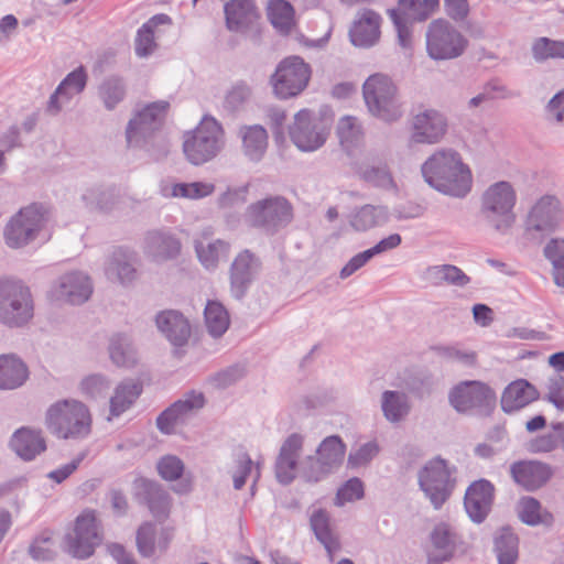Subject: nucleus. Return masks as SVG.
Returning <instances> with one entry per match:
<instances>
[{
	"label": "nucleus",
	"mask_w": 564,
	"mask_h": 564,
	"mask_svg": "<svg viewBox=\"0 0 564 564\" xmlns=\"http://www.w3.org/2000/svg\"><path fill=\"white\" fill-rule=\"evenodd\" d=\"M59 531H43L29 546L30 555L37 561H52L59 549Z\"/></svg>",
	"instance_id": "c03bdc74"
},
{
	"label": "nucleus",
	"mask_w": 564,
	"mask_h": 564,
	"mask_svg": "<svg viewBox=\"0 0 564 564\" xmlns=\"http://www.w3.org/2000/svg\"><path fill=\"white\" fill-rule=\"evenodd\" d=\"M449 404L466 415L489 416L497 405L496 392L485 382L462 381L451 389Z\"/></svg>",
	"instance_id": "9b49d317"
},
{
	"label": "nucleus",
	"mask_w": 564,
	"mask_h": 564,
	"mask_svg": "<svg viewBox=\"0 0 564 564\" xmlns=\"http://www.w3.org/2000/svg\"><path fill=\"white\" fill-rule=\"evenodd\" d=\"M143 496L152 516L159 521H164L171 510V497L169 492L158 482L144 480Z\"/></svg>",
	"instance_id": "4c0bfd02"
},
{
	"label": "nucleus",
	"mask_w": 564,
	"mask_h": 564,
	"mask_svg": "<svg viewBox=\"0 0 564 564\" xmlns=\"http://www.w3.org/2000/svg\"><path fill=\"white\" fill-rule=\"evenodd\" d=\"M47 223V210L33 203L10 217L3 228V239L11 249H21L32 243Z\"/></svg>",
	"instance_id": "9d476101"
},
{
	"label": "nucleus",
	"mask_w": 564,
	"mask_h": 564,
	"mask_svg": "<svg viewBox=\"0 0 564 564\" xmlns=\"http://www.w3.org/2000/svg\"><path fill=\"white\" fill-rule=\"evenodd\" d=\"M135 539L140 554L150 557L166 550L171 535L169 531H137Z\"/></svg>",
	"instance_id": "de8ad7c7"
},
{
	"label": "nucleus",
	"mask_w": 564,
	"mask_h": 564,
	"mask_svg": "<svg viewBox=\"0 0 564 564\" xmlns=\"http://www.w3.org/2000/svg\"><path fill=\"white\" fill-rule=\"evenodd\" d=\"M468 43V39L443 18L431 21L425 31L426 53L435 62L460 57L466 52Z\"/></svg>",
	"instance_id": "6e6552de"
},
{
	"label": "nucleus",
	"mask_w": 564,
	"mask_h": 564,
	"mask_svg": "<svg viewBox=\"0 0 564 564\" xmlns=\"http://www.w3.org/2000/svg\"><path fill=\"white\" fill-rule=\"evenodd\" d=\"M235 466L232 470L230 471L232 480H234V488L236 490H240L247 481L248 476H253V481L251 485V494H254L257 481L260 478V464H256V468L253 470V462L250 458L249 454L246 452H239L235 456Z\"/></svg>",
	"instance_id": "37998d69"
},
{
	"label": "nucleus",
	"mask_w": 564,
	"mask_h": 564,
	"mask_svg": "<svg viewBox=\"0 0 564 564\" xmlns=\"http://www.w3.org/2000/svg\"><path fill=\"white\" fill-rule=\"evenodd\" d=\"M456 468L446 460H429L419 471L420 489L435 510H440L452 497L456 487Z\"/></svg>",
	"instance_id": "1a4fd4ad"
},
{
	"label": "nucleus",
	"mask_w": 564,
	"mask_h": 564,
	"mask_svg": "<svg viewBox=\"0 0 564 564\" xmlns=\"http://www.w3.org/2000/svg\"><path fill=\"white\" fill-rule=\"evenodd\" d=\"M82 200L89 210L109 212L117 206L119 195L115 188L90 186L82 194Z\"/></svg>",
	"instance_id": "a19ab883"
},
{
	"label": "nucleus",
	"mask_w": 564,
	"mask_h": 564,
	"mask_svg": "<svg viewBox=\"0 0 564 564\" xmlns=\"http://www.w3.org/2000/svg\"><path fill=\"white\" fill-rule=\"evenodd\" d=\"M424 181L434 189L453 197H465L471 189V172L453 149L435 151L422 164Z\"/></svg>",
	"instance_id": "f257e3e1"
},
{
	"label": "nucleus",
	"mask_w": 564,
	"mask_h": 564,
	"mask_svg": "<svg viewBox=\"0 0 564 564\" xmlns=\"http://www.w3.org/2000/svg\"><path fill=\"white\" fill-rule=\"evenodd\" d=\"M456 549L454 531H432L424 546L426 564H443L452 560Z\"/></svg>",
	"instance_id": "c756f323"
},
{
	"label": "nucleus",
	"mask_w": 564,
	"mask_h": 564,
	"mask_svg": "<svg viewBox=\"0 0 564 564\" xmlns=\"http://www.w3.org/2000/svg\"><path fill=\"white\" fill-rule=\"evenodd\" d=\"M137 263L138 257L134 251L117 248L106 262L105 273L108 279L117 281L122 285H128L137 279Z\"/></svg>",
	"instance_id": "393cba45"
},
{
	"label": "nucleus",
	"mask_w": 564,
	"mask_h": 564,
	"mask_svg": "<svg viewBox=\"0 0 564 564\" xmlns=\"http://www.w3.org/2000/svg\"><path fill=\"white\" fill-rule=\"evenodd\" d=\"M364 497V484L359 478H351L347 480L337 491L335 503L343 506L346 502H351Z\"/></svg>",
	"instance_id": "338daca9"
},
{
	"label": "nucleus",
	"mask_w": 564,
	"mask_h": 564,
	"mask_svg": "<svg viewBox=\"0 0 564 564\" xmlns=\"http://www.w3.org/2000/svg\"><path fill=\"white\" fill-rule=\"evenodd\" d=\"M519 536L505 531L494 539V552L498 564H516L519 558Z\"/></svg>",
	"instance_id": "09e8293b"
},
{
	"label": "nucleus",
	"mask_w": 564,
	"mask_h": 564,
	"mask_svg": "<svg viewBox=\"0 0 564 564\" xmlns=\"http://www.w3.org/2000/svg\"><path fill=\"white\" fill-rule=\"evenodd\" d=\"M97 93L104 107L111 111L124 99L127 88L121 77L108 76L100 83Z\"/></svg>",
	"instance_id": "a18cd8bd"
},
{
	"label": "nucleus",
	"mask_w": 564,
	"mask_h": 564,
	"mask_svg": "<svg viewBox=\"0 0 564 564\" xmlns=\"http://www.w3.org/2000/svg\"><path fill=\"white\" fill-rule=\"evenodd\" d=\"M289 134L299 150L313 152L326 142L328 127L322 118L307 109H302L295 115Z\"/></svg>",
	"instance_id": "2eb2a0df"
},
{
	"label": "nucleus",
	"mask_w": 564,
	"mask_h": 564,
	"mask_svg": "<svg viewBox=\"0 0 564 564\" xmlns=\"http://www.w3.org/2000/svg\"><path fill=\"white\" fill-rule=\"evenodd\" d=\"M544 254L552 262L555 284L564 288V240H551L544 248Z\"/></svg>",
	"instance_id": "6e6d98bb"
},
{
	"label": "nucleus",
	"mask_w": 564,
	"mask_h": 564,
	"mask_svg": "<svg viewBox=\"0 0 564 564\" xmlns=\"http://www.w3.org/2000/svg\"><path fill=\"white\" fill-rule=\"evenodd\" d=\"M448 122L436 109H425L412 119L411 141L420 144H436L447 133Z\"/></svg>",
	"instance_id": "a211bd4d"
},
{
	"label": "nucleus",
	"mask_w": 564,
	"mask_h": 564,
	"mask_svg": "<svg viewBox=\"0 0 564 564\" xmlns=\"http://www.w3.org/2000/svg\"><path fill=\"white\" fill-rule=\"evenodd\" d=\"M143 386L139 380L124 379L118 383L109 400V420L118 417L129 410L142 393Z\"/></svg>",
	"instance_id": "7c9ffc66"
},
{
	"label": "nucleus",
	"mask_w": 564,
	"mask_h": 564,
	"mask_svg": "<svg viewBox=\"0 0 564 564\" xmlns=\"http://www.w3.org/2000/svg\"><path fill=\"white\" fill-rule=\"evenodd\" d=\"M205 405V397L202 392L195 390L187 392L183 399L175 401L172 406H176V413L185 422L194 412Z\"/></svg>",
	"instance_id": "e2e57ef3"
},
{
	"label": "nucleus",
	"mask_w": 564,
	"mask_h": 564,
	"mask_svg": "<svg viewBox=\"0 0 564 564\" xmlns=\"http://www.w3.org/2000/svg\"><path fill=\"white\" fill-rule=\"evenodd\" d=\"M517 194L509 182L490 185L481 198V215L486 223L500 234H507L516 221L513 208Z\"/></svg>",
	"instance_id": "0eeeda50"
},
{
	"label": "nucleus",
	"mask_w": 564,
	"mask_h": 564,
	"mask_svg": "<svg viewBox=\"0 0 564 564\" xmlns=\"http://www.w3.org/2000/svg\"><path fill=\"white\" fill-rule=\"evenodd\" d=\"M110 386V380L102 375H90L80 382L82 392L91 399L105 398Z\"/></svg>",
	"instance_id": "0e129e2a"
},
{
	"label": "nucleus",
	"mask_w": 564,
	"mask_h": 564,
	"mask_svg": "<svg viewBox=\"0 0 564 564\" xmlns=\"http://www.w3.org/2000/svg\"><path fill=\"white\" fill-rule=\"evenodd\" d=\"M109 357L117 367L131 368L138 361L132 339L126 334H115L109 339Z\"/></svg>",
	"instance_id": "58836bf2"
},
{
	"label": "nucleus",
	"mask_w": 564,
	"mask_h": 564,
	"mask_svg": "<svg viewBox=\"0 0 564 564\" xmlns=\"http://www.w3.org/2000/svg\"><path fill=\"white\" fill-rule=\"evenodd\" d=\"M346 445L338 435L325 437L316 449V455L334 471L341 465Z\"/></svg>",
	"instance_id": "49530a36"
},
{
	"label": "nucleus",
	"mask_w": 564,
	"mask_h": 564,
	"mask_svg": "<svg viewBox=\"0 0 564 564\" xmlns=\"http://www.w3.org/2000/svg\"><path fill=\"white\" fill-rule=\"evenodd\" d=\"M50 432L63 440L84 438L91 431L88 408L77 400H61L52 404L45 415Z\"/></svg>",
	"instance_id": "7ed1b4c3"
},
{
	"label": "nucleus",
	"mask_w": 564,
	"mask_h": 564,
	"mask_svg": "<svg viewBox=\"0 0 564 564\" xmlns=\"http://www.w3.org/2000/svg\"><path fill=\"white\" fill-rule=\"evenodd\" d=\"M248 191V184L239 187H229L226 192L219 195L217 199L218 207L224 210H230L242 206L247 202Z\"/></svg>",
	"instance_id": "69168bd1"
},
{
	"label": "nucleus",
	"mask_w": 564,
	"mask_h": 564,
	"mask_svg": "<svg viewBox=\"0 0 564 564\" xmlns=\"http://www.w3.org/2000/svg\"><path fill=\"white\" fill-rule=\"evenodd\" d=\"M161 24H171V18L164 13L155 14L137 33L134 50L139 57H147L156 47L154 30Z\"/></svg>",
	"instance_id": "ea45409f"
},
{
	"label": "nucleus",
	"mask_w": 564,
	"mask_h": 564,
	"mask_svg": "<svg viewBox=\"0 0 564 564\" xmlns=\"http://www.w3.org/2000/svg\"><path fill=\"white\" fill-rule=\"evenodd\" d=\"M424 279L434 286L453 285L464 288L470 278L454 264L430 265L424 272Z\"/></svg>",
	"instance_id": "e433bc0d"
},
{
	"label": "nucleus",
	"mask_w": 564,
	"mask_h": 564,
	"mask_svg": "<svg viewBox=\"0 0 564 564\" xmlns=\"http://www.w3.org/2000/svg\"><path fill=\"white\" fill-rule=\"evenodd\" d=\"M33 316L34 300L29 285L18 278H0V323L19 328L29 324Z\"/></svg>",
	"instance_id": "20e7f679"
},
{
	"label": "nucleus",
	"mask_w": 564,
	"mask_h": 564,
	"mask_svg": "<svg viewBox=\"0 0 564 564\" xmlns=\"http://www.w3.org/2000/svg\"><path fill=\"white\" fill-rule=\"evenodd\" d=\"M519 517L528 525L550 527L553 524V516L546 510H542L541 503L532 497L522 499Z\"/></svg>",
	"instance_id": "603ef678"
},
{
	"label": "nucleus",
	"mask_w": 564,
	"mask_h": 564,
	"mask_svg": "<svg viewBox=\"0 0 564 564\" xmlns=\"http://www.w3.org/2000/svg\"><path fill=\"white\" fill-rule=\"evenodd\" d=\"M225 143L221 123L206 115L193 132L186 134L183 151L189 163L202 165L215 159L223 151Z\"/></svg>",
	"instance_id": "39448f33"
},
{
	"label": "nucleus",
	"mask_w": 564,
	"mask_h": 564,
	"mask_svg": "<svg viewBox=\"0 0 564 564\" xmlns=\"http://www.w3.org/2000/svg\"><path fill=\"white\" fill-rule=\"evenodd\" d=\"M155 323L162 335L175 347L187 344L191 337V325L188 319L178 311L166 310L160 312Z\"/></svg>",
	"instance_id": "bb28decb"
},
{
	"label": "nucleus",
	"mask_w": 564,
	"mask_h": 564,
	"mask_svg": "<svg viewBox=\"0 0 564 564\" xmlns=\"http://www.w3.org/2000/svg\"><path fill=\"white\" fill-rule=\"evenodd\" d=\"M87 84V73L83 66L74 69L59 83L58 93L64 94V101H70V99L80 94Z\"/></svg>",
	"instance_id": "052dcab7"
},
{
	"label": "nucleus",
	"mask_w": 564,
	"mask_h": 564,
	"mask_svg": "<svg viewBox=\"0 0 564 564\" xmlns=\"http://www.w3.org/2000/svg\"><path fill=\"white\" fill-rule=\"evenodd\" d=\"M513 480L528 491L543 487L552 477V467L539 460H520L510 467Z\"/></svg>",
	"instance_id": "5701e85b"
},
{
	"label": "nucleus",
	"mask_w": 564,
	"mask_h": 564,
	"mask_svg": "<svg viewBox=\"0 0 564 564\" xmlns=\"http://www.w3.org/2000/svg\"><path fill=\"white\" fill-rule=\"evenodd\" d=\"M243 219L249 227L273 236L291 224L293 206L283 196H269L250 204Z\"/></svg>",
	"instance_id": "423d86ee"
},
{
	"label": "nucleus",
	"mask_w": 564,
	"mask_h": 564,
	"mask_svg": "<svg viewBox=\"0 0 564 564\" xmlns=\"http://www.w3.org/2000/svg\"><path fill=\"white\" fill-rule=\"evenodd\" d=\"M63 550L77 558H87L101 542L99 531H67L63 538Z\"/></svg>",
	"instance_id": "473e14b6"
},
{
	"label": "nucleus",
	"mask_w": 564,
	"mask_h": 564,
	"mask_svg": "<svg viewBox=\"0 0 564 564\" xmlns=\"http://www.w3.org/2000/svg\"><path fill=\"white\" fill-rule=\"evenodd\" d=\"M381 17L371 9H362L357 13L350 30L349 37L355 46L370 47L380 37Z\"/></svg>",
	"instance_id": "b1692460"
},
{
	"label": "nucleus",
	"mask_w": 564,
	"mask_h": 564,
	"mask_svg": "<svg viewBox=\"0 0 564 564\" xmlns=\"http://www.w3.org/2000/svg\"><path fill=\"white\" fill-rule=\"evenodd\" d=\"M359 174L365 182L372 186L383 189L394 187L392 175L386 164L365 165L360 167Z\"/></svg>",
	"instance_id": "13d9d810"
},
{
	"label": "nucleus",
	"mask_w": 564,
	"mask_h": 564,
	"mask_svg": "<svg viewBox=\"0 0 564 564\" xmlns=\"http://www.w3.org/2000/svg\"><path fill=\"white\" fill-rule=\"evenodd\" d=\"M93 294L90 278L79 271L61 275L51 289V296L55 301L79 305L89 300Z\"/></svg>",
	"instance_id": "f3484780"
},
{
	"label": "nucleus",
	"mask_w": 564,
	"mask_h": 564,
	"mask_svg": "<svg viewBox=\"0 0 564 564\" xmlns=\"http://www.w3.org/2000/svg\"><path fill=\"white\" fill-rule=\"evenodd\" d=\"M369 111L384 120L394 121L402 116V107L394 83L386 75H371L362 87Z\"/></svg>",
	"instance_id": "f8f14e48"
},
{
	"label": "nucleus",
	"mask_w": 564,
	"mask_h": 564,
	"mask_svg": "<svg viewBox=\"0 0 564 564\" xmlns=\"http://www.w3.org/2000/svg\"><path fill=\"white\" fill-rule=\"evenodd\" d=\"M440 0H398L397 8L387 10L403 48L412 44V25L429 19L438 8Z\"/></svg>",
	"instance_id": "4468645a"
},
{
	"label": "nucleus",
	"mask_w": 564,
	"mask_h": 564,
	"mask_svg": "<svg viewBox=\"0 0 564 564\" xmlns=\"http://www.w3.org/2000/svg\"><path fill=\"white\" fill-rule=\"evenodd\" d=\"M332 473L334 470L325 466L317 455L305 457L299 465V474L307 482H318Z\"/></svg>",
	"instance_id": "5fc2aeb1"
},
{
	"label": "nucleus",
	"mask_w": 564,
	"mask_h": 564,
	"mask_svg": "<svg viewBox=\"0 0 564 564\" xmlns=\"http://www.w3.org/2000/svg\"><path fill=\"white\" fill-rule=\"evenodd\" d=\"M224 13L226 28L237 33L252 30L261 17L253 0H230L225 3Z\"/></svg>",
	"instance_id": "4be33fe9"
},
{
	"label": "nucleus",
	"mask_w": 564,
	"mask_h": 564,
	"mask_svg": "<svg viewBox=\"0 0 564 564\" xmlns=\"http://www.w3.org/2000/svg\"><path fill=\"white\" fill-rule=\"evenodd\" d=\"M532 56L536 62L550 58H564V41L539 37L532 44Z\"/></svg>",
	"instance_id": "4d7b16f0"
},
{
	"label": "nucleus",
	"mask_w": 564,
	"mask_h": 564,
	"mask_svg": "<svg viewBox=\"0 0 564 564\" xmlns=\"http://www.w3.org/2000/svg\"><path fill=\"white\" fill-rule=\"evenodd\" d=\"M495 498V487L486 479H479L469 485L464 497V507L469 519L475 524L482 523L491 511Z\"/></svg>",
	"instance_id": "aec40b11"
},
{
	"label": "nucleus",
	"mask_w": 564,
	"mask_h": 564,
	"mask_svg": "<svg viewBox=\"0 0 564 564\" xmlns=\"http://www.w3.org/2000/svg\"><path fill=\"white\" fill-rule=\"evenodd\" d=\"M251 87L245 82L236 83L226 94L224 109L228 112L239 111L251 98Z\"/></svg>",
	"instance_id": "680f3d73"
},
{
	"label": "nucleus",
	"mask_w": 564,
	"mask_h": 564,
	"mask_svg": "<svg viewBox=\"0 0 564 564\" xmlns=\"http://www.w3.org/2000/svg\"><path fill=\"white\" fill-rule=\"evenodd\" d=\"M294 10L285 0H271L268 6V18L272 25L283 33L290 32L293 25Z\"/></svg>",
	"instance_id": "3c124183"
},
{
	"label": "nucleus",
	"mask_w": 564,
	"mask_h": 564,
	"mask_svg": "<svg viewBox=\"0 0 564 564\" xmlns=\"http://www.w3.org/2000/svg\"><path fill=\"white\" fill-rule=\"evenodd\" d=\"M311 66L300 56L283 58L270 77L273 94L279 99H289L300 95L311 79Z\"/></svg>",
	"instance_id": "ddd939ff"
},
{
	"label": "nucleus",
	"mask_w": 564,
	"mask_h": 564,
	"mask_svg": "<svg viewBox=\"0 0 564 564\" xmlns=\"http://www.w3.org/2000/svg\"><path fill=\"white\" fill-rule=\"evenodd\" d=\"M261 270L260 259L250 250L245 249L234 259L229 268L230 294L242 300Z\"/></svg>",
	"instance_id": "dca6fc26"
},
{
	"label": "nucleus",
	"mask_w": 564,
	"mask_h": 564,
	"mask_svg": "<svg viewBox=\"0 0 564 564\" xmlns=\"http://www.w3.org/2000/svg\"><path fill=\"white\" fill-rule=\"evenodd\" d=\"M337 134L340 144L347 151L357 147L362 139L361 127L357 118L350 116L341 118L337 124Z\"/></svg>",
	"instance_id": "864d4df0"
},
{
	"label": "nucleus",
	"mask_w": 564,
	"mask_h": 564,
	"mask_svg": "<svg viewBox=\"0 0 564 564\" xmlns=\"http://www.w3.org/2000/svg\"><path fill=\"white\" fill-rule=\"evenodd\" d=\"M540 397L536 388L524 379H518L509 383L501 395L500 405L505 413H514Z\"/></svg>",
	"instance_id": "cd10ccee"
},
{
	"label": "nucleus",
	"mask_w": 564,
	"mask_h": 564,
	"mask_svg": "<svg viewBox=\"0 0 564 564\" xmlns=\"http://www.w3.org/2000/svg\"><path fill=\"white\" fill-rule=\"evenodd\" d=\"M383 417L392 424L404 421L412 410L410 397L398 390H384L380 399Z\"/></svg>",
	"instance_id": "2f4dec72"
},
{
	"label": "nucleus",
	"mask_w": 564,
	"mask_h": 564,
	"mask_svg": "<svg viewBox=\"0 0 564 564\" xmlns=\"http://www.w3.org/2000/svg\"><path fill=\"white\" fill-rule=\"evenodd\" d=\"M28 376V368L20 358L14 355L0 356V389H17L25 382Z\"/></svg>",
	"instance_id": "c9c22d12"
},
{
	"label": "nucleus",
	"mask_w": 564,
	"mask_h": 564,
	"mask_svg": "<svg viewBox=\"0 0 564 564\" xmlns=\"http://www.w3.org/2000/svg\"><path fill=\"white\" fill-rule=\"evenodd\" d=\"M158 471L160 476L165 480H177L183 475L184 464L178 457L174 455H167L159 460Z\"/></svg>",
	"instance_id": "774afa93"
},
{
	"label": "nucleus",
	"mask_w": 564,
	"mask_h": 564,
	"mask_svg": "<svg viewBox=\"0 0 564 564\" xmlns=\"http://www.w3.org/2000/svg\"><path fill=\"white\" fill-rule=\"evenodd\" d=\"M388 218L386 207L367 204L351 215L350 225L357 231H366L386 224Z\"/></svg>",
	"instance_id": "79ce46f5"
},
{
	"label": "nucleus",
	"mask_w": 564,
	"mask_h": 564,
	"mask_svg": "<svg viewBox=\"0 0 564 564\" xmlns=\"http://www.w3.org/2000/svg\"><path fill=\"white\" fill-rule=\"evenodd\" d=\"M11 448L24 460H32L46 449L41 431L21 427L14 432L10 441Z\"/></svg>",
	"instance_id": "c85d7f7f"
},
{
	"label": "nucleus",
	"mask_w": 564,
	"mask_h": 564,
	"mask_svg": "<svg viewBox=\"0 0 564 564\" xmlns=\"http://www.w3.org/2000/svg\"><path fill=\"white\" fill-rule=\"evenodd\" d=\"M204 316L207 330L215 338L223 336L229 327L228 312L218 302L209 301L205 307Z\"/></svg>",
	"instance_id": "8fccbe9b"
},
{
	"label": "nucleus",
	"mask_w": 564,
	"mask_h": 564,
	"mask_svg": "<svg viewBox=\"0 0 564 564\" xmlns=\"http://www.w3.org/2000/svg\"><path fill=\"white\" fill-rule=\"evenodd\" d=\"M194 248L199 262L208 270L216 269L221 260L227 259L230 251L229 242L223 239L209 240L205 236L194 240Z\"/></svg>",
	"instance_id": "72a5a7b5"
},
{
	"label": "nucleus",
	"mask_w": 564,
	"mask_h": 564,
	"mask_svg": "<svg viewBox=\"0 0 564 564\" xmlns=\"http://www.w3.org/2000/svg\"><path fill=\"white\" fill-rule=\"evenodd\" d=\"M304 437L299 433L291 434L282 444L275 460V477L282 485L291 484L299 471V456L303 449Z\"/></svg>",
	"instance_id": "412c9836"
},
{
	"label": "nucleus",
	"mask_w": 564,
	"mask_h": 564,
	"mask_svg": "<svg viewBox=\"0 0 564 564\" xmlns=\"http://www.w3.org/2000/svg\"><path fill=\"white\" fill-rule=\"evenodd\" d=\"M243 154L252 162H259L268 148L267 130L260 124L242 126L238 132Z\"/></svg>",
	"instance_id": "f704fd0d"
},
{
	"label": "nucleus",
	"mask_w": 564,
	"mask_h": 564,
	"mask_svg": "<svg viewBox=\"0 0 564 564\" xmlns=\"http://www.w3.org/2000/svg\"><path fill=\"white\" fill-rule=\"evenodd\" d=\"M215 185L208 182L177 183L172 186V196L188 199H200L212 195Z\"/></svg>",
	"instance_id": "bf43d9fd"
},
{
	"label": "nucleus",
	"mask_w": 564,
	"mask_h": 564,
	"mask_svg": "<svg viewBox=\"0 0 564 564\" xmlns=\"http://www.w3.org/2000/svg\"><path fill=\"white\" fill-rule=\"evenodd\" d=\"M143 251L155 262L169 261L180 254L181 241L167 231L151 230L144 237Z\"/></svg>",
	"instance_id": "a878e982"
},
{
	"label": "nucleus",
	"mask_w": 564,
	"mask_h": 564,
	"mask_svg": "<svg viewBox=\"0 0 564 564\" xmlns=\"http://www.w3.org/2000/svg\"><path fill=\"white\" fill-rule=\"evenodd\" d=\"M170 104L159 100L147 105L134 113L126 129L129 148L145 149L154 160H161L169 153V143L158 132L163 126Z\"/></svg>",
	"instance_id": "f03ea898"
},
{
	"label": "nucleus",
	"mask_w": 564,
	"mask_h": 564,
	"mask_svg": "<svg viewBox=\"0 0 564 564\" xmlns=\"http://www.w3.org/2000/svg\"><path fill=\"white\" fill-rule=\"evenodd\" d=\"M558 220L557 200L552 196H544L530 209L525 219V231L534 238L544 237L555 230Z\"/></svg>",
	"instance_id": "6ab92c4d"
}]
</instances>
